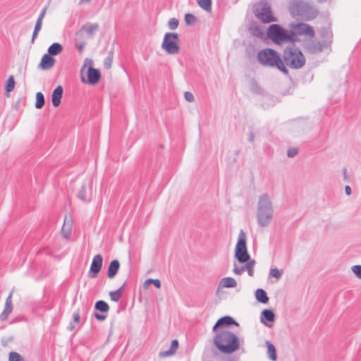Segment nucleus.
<instances>
[{
  "label": "nucleus",
  "mask_w": 361,
  "mask_h": 361,
  "mask_svg": "<svg viewBox=\"0 0 361 361\" xmlns=\"http://www.w3.org/2000/svg\"><path fill=\"white\" fill-rule=\"evenodd\" d=\"M257 61L267 67H275L285 74L288 73L287 68L283 66L281 55L275 50L266 48L258 51Z\"/></svg>",
  "instance_id": "3"
},
{
  "label": "nucleus",
  "mask_w": 361,
  "mask_h": 361,
  "mask_svg": "<svg viewBox=\"0 0 361 361\" xmlns=\"http://www.w3.org/2000/svg\"><path fill=\"white\" fill-rule=\"evenodd\" d=\"M255 14L264 23L276 21V18L272 15L270 5L267 1H261L255 6Z\"/></svg>",
  "instance_id": "7"
},
{
  "label": "nucleus",
  "mask_w": 361,
  "mask_h": 361,
  "mask_svg": "<svg viewBox=\"0 0 361 361\" xmlns=\"http://www.w3.org/2000/svg\"><path fill=\"white\" fill-rule=\"evenodd\" d=\"M274 208L271 197L267 193L259 197L257 204L256 218L261 227H268L274 218Z\"/></svg>",
  "instance_id": "2"
},
{
  "label": "nucleus",
  "mask_w": 361,
  "mask_h": 361,
  "mask_svg": "<svg viewBox=\"0 0 361 361\" xmlns=\"http://www.w3.org/2000/svg\"><path fill=\"white\" fill-rule=\"evenodd\" d=\"M85 45H86V43L85 42H81L80 44H76V48L78 49V50L80 53H82Z\"/></svg>",
  "instance_id": "50"
},
{
  "label": "nucleus",
  "mask_w": 361,
  "mask_h": 361,
  "mask_svg": "<svg viewBox=\"0 0 361 361\" xmlns=\"http://www.w3.org/2000/svg\"><path fill=\"white\" fill-rule=\"evenodd\" d=\"M255 133H254L252 131H251V132H250V135H249V136H248V140H249V142H254V140H255Z\"/></svg>",
  "instance_id": "51"
},
{
  "label": "nucleus",
  "mask_w": 361,
  "mask_h": 361,
  "mask_svg": "<svg viewBox=\"0 0 361 361\" xmlns=\"http://www.w3.org/2000/svg\"><path fill=\"white\" fill-rule=\"evenodd\" d=\"M94 309L102 313H106L109 311V306L105 301L98 300L94 304Z\"/></svg>",
  "instance_id": "29"
},
{
  "label": "nucleus",
  "mask_w": 361,
  "mask_h": 361,
  "mask_svg": "<svg viewBox=\"0 0 361 361\" xmlns=\"http://www.w3.org/2000/svg\"><path fill=\"white\" fill-rule=\"evenodd\" d=\"M247 236L243 230L238 234V242L235 249V257L240 263L247 262L250 259L246 245Z\"/></svg>",
  "instance_id": "9"
},
{
  "label": "nucleus",
  "mask_w": 361,
  "mask_h": 361,
  "mask_svg": "<svg viewBox=\"0 0 361 361\" xmlns=\"http://www.w3.org/2000/svg\"><path fill=\"white\" fill-rule=\"evenodd\" d=\"M91 0H80V3L85 1V2H90Z\"/></svg>",
  "instance_id": "59"
},
{
  "label": "nucleus",
  "mask_w": 361,
  "mask_h": 361,
  "mask_svg": "<svg viewBox=\"0 0 361 361\" xmlns=\"http://www.w3.org/2000/svg\"><path fill=\"white\" fill-rule=\"evenodd\" d=\"M122 267L126 270H131L134 269L130 257H128L126 259L122 261Z\"/></svg>",
  "instance_id": "41"
},
{
  "label": "nucleus",
  "mask_w": 361,
  "mask_h": 361,
  "mask_svg": "<svg viewBox=\"0 0 361 361\" xmlns=\"http://www.w3.org/2000/svg\"><path fill=\"white\" fill-rule=\"evenodd\" d=\"M63 90L62 86H57L51 94V102L54 107H57L61 102Z\"/></svg>",
  "instance_id": "19"
},
{
  "label": "nucleus",
  "mask_w": 361,
  "mask_h": 361,
  "mask_svg": "<svg viewBox=\"0 0 361 361\" xmlns=\"http://www.w3.org/2000/svg\"><path fill=\"white\" fill-rule=\"evenodd\" d=\"M56 60L49 54H45L40 61L39 67L42 70H49L55 64Z\"/></svg>",
  "instance_id": "18"
},
{
  "label": "nucleus",
  "mask_w": 361,
  "mask_h": 361,
  "mask_svg": "<svg viewBox=\"0 0 361 361\" xmlns=\"http://www.w3.org/2000/svg\"><path fill=\"white\" fill-rule=\"evenodd\" d=\"M81 317L79 313V311L75 312L73 315V322H70L68 326V329L69 331H73L75 329V324H79L80 322Z\"/></svg>",
  "instance_id": "31"
},
{
  "label": "nucleus",
  "mask_w": 361,
  "mask_h": 361,
  "mask_svg": "<svg viewBox=\"0 0 361 361\" xmlns=\"http://www.w3.org/2000/svg\"><path fill=\"white\" fill-rule=\"evenodd\" d=\"M63 50V47L61 44L58 42L53 43L49 48H48V53L51 56H56L60 54Z\"/></svg>",
  "instance_id": "28"
},
{
  "label": "nucleus",
  "mask_w": 361,
  "mask_h": 361,
  "mask_svg": "<svg viewBox=\"0 0 361 361\" xmlns=\"http://www.w3.org/2000/svg\"><path fill=\"white\" fill-rule=\"evenodd\" d=\"M45 104L44 96L42 92H37L36 94V101L35 104V106L37 109H42Z\"/></svg>",
  "instance_id": "32"
},
{
  "label": "nucleus",
  "mask_w": 361,
  "mask_h": 361,
  "mask_svg": "<svg viewBox=\"0 0 361 361\" xmlns=\"http://www.w3.org/2000/svg\"><path fill=\"white\" fill-rule=\"evenodd\" d=\"M99 30L98 23H86L82 26L78 34L85 32L89 38H93Z\"/></svg>",
  "instance_id": "16"
},
{
  "label": "nucleus",
  "mask_w": 361,
  "mask_h": 361,
  "mask_svg": "<svg viewBox=\"0 0 361 361\" xmlns=\"http://www.w3.org/2000/svg\"><path fill=\"white\" fill-rule=\"evenodd\" d=\"M283 272H269V277H273L279 279L282 276Z\"/></svg>",
  "instance_id": "49"
},
{
  "label": "nucleus",
  "mask_w": 361,
  "mask_h": 361,
  "mask_svg": "<svg viewBox=\"0 0 361 361\" xmlns=\"http://www.w3.org/2000/svg\"><path fill=\"white\" fill-rule=\"evenodd\" d=\"M92 195V181L90 179L85 180L77 194L78 197L83 202H90Z\"/></svg>",
  "instance_id": "10"
},
{
  "label": "nucleus",
  "mask_w": 361,
  "mask_h": 361,
  "mask_svg": "<svg viewBox=\"0 0 361 361\" xmlns=\"http://www.w3.org/2000/svg\"><path fill=\"white\" fill-rule=\"evenodd\" d=\"M42 21L37 20L32 37V42L37 37L38 32L42 28Z\"/></svg>",
  "instance_id": "39"
},
{
  "label": "nucleus",
  "mask_w": 361,
  "mask_h": 361,
  "mask_svg": "<svg viewBox=\"0 0 361 361\" xmlns=\"http://www.w3.org/2000/svg\"><path fill=\"white\" fill-rule=\"evenodd\" d=\"M250 276H252L254 272H247Z\"/></svg>",
  "instance_id": "60"
},
{
  "label": "nucleus",
  "mask_w": 361,
  "mask_h": 361,
  "mask_svg": "<svg viewBox=\"0 0 361 361\" xmlns=\"http://www.w3.org/2000/svg\"><path fill=\"white\" fill-rule=\"evenodd\" d=\"M119 267V262L117 259H114L110 263L108 271H118Z\"/></svg>",
  "instance_id": "44"
},
{
  "label": "nucleus",
  "mask_w": 361,
  "mask_h": 361,
  "mask_svg": "<svg viewBox=\"0 0 361 361\" xmlns=\"http://www.w3.org/2000/svg\"><path fill=\"white\" fill-rule=\"evenodd\" d=\"M306 50L311 54H317L324 51H331V49L329 47V42H323L317 40H310L305 44Z\"/></svg>",
  "instance_id": "11"
},
{
  "label": "nucleus",
  "mask_w": 361,
  "mask_h": 361,
  "mask_svg": "<svg viewBox=\"0 0 361 361\" xmlns=\"http://www.w3.org/2000/svg\"><path fill=\"white\" fill-rule=\"evenodd\" d=\"M13 290L11 291L7 298L6 299L4 311L0 314V319L4 321L8 318V316L11 313L13 310L12 306V295Z\"/></svg>",
  "instance_id": "17"
},
{
  "label": "nucleus",
  "mask_w": 361,
  "mask_h": 361,
  "mask_svg": "<svg viewBox=\"0 0 361 361\" xmlns=\"http://www.w3.org/2000/svg\"><path fill=\"white\" fill-rule=\"evenodd\" d=\"M197 4L206 11L212 10V0H197Z\"/></svg>",
  "instance_id": "34"
},
{
  "label": "nucleus",
  "mask_w": 361,
  "mask_h": 361,
  "mask_svg": "<svg viewBox=\"0 0 361 361\" xmlns=\"http://www.w3.org/2000/svg\"><path fill=\"white\" fill-rule=\"evenodd\" d=\"M94 317L98 320V321H104L106 318V315L103 314H99L98 312L94 313Z\"/></svg>",
  "instance_id": "47"
},
{
  "label": "nucleus",
  "mask_w": 361,
  "mask_h": 361,
  "mask_svg": "<svg viewBox=\"0 0 361 361\" xmlns=\"http://www.w3.org/2000/svg\"><path fill=\"white\" fill-rule=\"evenodd\" d=\"M319 36L323 42H329V47H331L332 43L333 35L329 27H325L320 30Z\"/></svg>",
  "instance_id": "21"
},
{
  "label": "nucleus",
  "mask_w": 361,
  "mask_h": 361,
  "mask_svg": "<svg viewBox=\"0 0 361 361\" xmlns=\"http://www.w3.org/2000/svg\"><path fill=\"white\" fill-rule=\"evenodd\" d=\"M232 325L239 326V324L231 316H224L219 318L212 327L213 331H216L218 329L229 327Z\"/></svg>",
  "instance_id": "14"
},
{
  "label": "nucleus",
  "mask_w": 361,
  "mask_h": 361,
  "mask_svg": "<svg viewBox=\"0 0 361 361\" xmlns=\"http://www.w3.org/2000/svg\"><path fill=\"white\" fill-rule=\"evenodd\" d=\"M72 226L73 219L71 216L66 215L61 231V233L64 238L68 239L70 238L72 231Z\"/></svg>",
  "instance_id": "15"
},
{
  "label": "nucleus",
  "mask_w": 361,
  "mask_h": 361,
  "mask_svg": "<svg viewBox=\"0 0 361 361\" xmlns=\"http://www.w3.org/2000/svg\"><path fill=\"white\" fill-rule=\"evenodd\" d=\"M93 61L90 59H85L84 60V63L82 67L80 70V75L83 74V72L86 68H89V67H93Z\"/></svg>",
  "instance_id": "42"
},
{
  "label": "nucleus",
  "mask_w": 361,
  "mask_h": 361,
  "mask_svg": "<svg viewBox=\"0 0 361 361\" xmlns=\"http://www.w3.org/2000/svg\"><path fill=\"white\" fill-rule=\"evenodd\" d=\"M256 300L262 304H267L269 302V297L266 291L262 288H258L255 291Z\"/></svg>",
  "instance_id": "23"
},
{
  "label": "nucleus",
  "mask_w": 361,
  "mask_h": 361,
  "mask_svg": "<svg viewBox=\"0 0 361 361\" xmlns=\"http://www.w3.org/2000/svg\"><path fill=\"white\" fill-rule=\"evenodd\" d=\"M250 32L252 35L263 39L265 35L264 30L260 26H253L250 28Z\"/></svg>",
  "instance_id": "30"
},
{
  "label": "nucleus",
  "mask_w": 361,
  "mask_h": 361,
  "mask_svg": "<svg viewBox=\"0 0 361 361\" xmlns=\"http://www.w3.org/2000/svg\"><path fill=\"white\" fill-rule=\"evenodd\" d=\"M103 258L100 255L94 256L90 271H101Z\"/></svg>",
  "instance_id": "24"
},
{
  "label": "nucleus",
  "mask_w": 361,
  "mask_h": 361,
  "mask_svg": "<svg viewBox=\"0 0 361 361\" xmlns=\"http://www.w3.org/2000/svg\"><path fill=\"white\" fill-rule=\"evenodd\" d=\"M113 57H114V48L111 49V51L109 53L108 56L104 60V66L109 69L111 68L112 61H113Z\"/></svg>",
  "instance_id": "37"
},
{
  "label": "nucleus",
  "mask_w": 361,
  "mask_h": 361,
  "mask_svg": "<svg viewBox=\"0 0 361 361\" xmlns=\"http://www.w3.org/2000/svg\"><path fill=\"white\" fill-rule=\"evenodd\" d=\"M126 282L118 288L115 291H111L109 293V295H110V298H111V300L112 301H114V302H118L121 296H122V294L123 293V290H124V288H125V286H126Z\"/></svg>",
  "instance_id": "27"
},
{
  "label": "nucleus",
  "mask_w": 361,
  "mask_h": 361,
  "mask_svg": "<svg viewBox=\"0 0 361 361\" xmlns=\"http://www.w3.org/2000/svg\"><path fill=\"white\" fill-rule=\"evenodd\" d=\"M343 176H344L345 179H347V174H346L347 173V171H346L345 169H343Z\"/></svg>",
  "instance_id": "57"
},
{
  "label": "nucleus",
  "mask_w": 361,
  "mask_h": 361,
  "mask_svg": "<svg viewBox=\"0 0 361 361\" xmlns=\"http://www.w3.org/2000/svg\"><path fill=\"white\" fill-rule=\"evenodd\" d=\"M236 285V281L232 277L223 278L219 282V286L224 288H234Z\"/></svg>",
  "instance_id": "26"
},
{
  "label": "nucleus",
  "mask_w": 361,
  "mask_h": 361,
  "mask_svg": "<svg viewBox=\"0 0 361 361\" xmlns=\"http://www.w3.org/2000/svg\"><path fill=\"white\" fill-rule=\"evenodd\" d=\"M178 20L176 18H173L169 20L168 23V26L171 30H176L178 27Z\"/></svg>",
  "instance_id": "43"
},
{
  "label": "nucleus",
  "mask_w": 361,
  "mask_h": 361,
  "mask_svg": "<svg viewBox=\"0 0 361 361\" xmlns=\"http://www.w3.org/2000/svg\"><path fill=\"white\" fill-rule=\"evenodd\" d=\"M150 284H153L156 288H161V281L159 279H148L143 283V288L147 289Z\"/></svg>",
  "instance_id": "33"
},
{
  "label": "nucleus",
  "mask_w": 361,
  "mask_h": 361,
  "mask_svg": "<svg viewBox=\"0 0 361 361\" xmlns=\"http://www.w3.org/2000/svg\"><path fill=\"white\" fill-rule=\"evenodd\" d=\"M178 341L176 339H174L171 341L170 348L168 350L162 351L159 353V356L161 357H166L169 356H171L176 352L178 348Z\"/></svg>",
  "instance_id": "22"
},
{
  "label": "nucleus",
  "mask_w": 361,
  "mask_h": 361,
  "mask_svg": "<svg viewBox=\"0 0 361 361\" xmlns=\"http://www.w3.org/2000/svg\"><path fill=\"white\" fill-rule=\"evenodd\" d=\"M267 35L269 39L276 44L297 41L294 33L285 30L278 24L271 25L267 30Z\"/></svg>",
  "instance_id": "5"
},
{
  "label": "nucleus",
  "mask_w": 361,
  "mask_h": 361,
  "mask_svg": "<svg viewBox=\"0 0 361 361\" xmlns=\"http://www.w3.org/2000/svg\"><path fill=\"white\" fill-rule=\"evenodd\" d=\"M214 345L219 352L230 355L240 348V338L233 332L228 330H220L213 338Z\"/></svg>",
  "instance_id": "1"
},
{
  "label": "nucleus",
  "mask_w": 361,
  "mask_h": 361,
  "mask_svg": "<svg viewBox=\"0 0 361 361\" xmlns=\"http://www.w3.org/2000/svg\"><path fill=\"white\" fill-rule=\"evenodd\" d=\"M289 11L293 16H299L305 20H312L318 14V11L312 6L301 0L293 1Z\"/></svg>",
  "instance_id": "6"
},
{
  "label": "nucleus",
  "mask_w": 361,
  "mask_h": 361,
  "mask_svg": "<svg viewBox=\"0 0 361 361\" xmlns=\"http://www.w3.org/2000/svg\"><path fill=\"white\" fill-rule=\"evenodd\" d=\"M197 21V18L191 13H186L185 15V22L188 25H192Z\"/></svg>",
  "instance_id": "38"
},
{
  "label": "nucleus",
  "mask_w": 361,
  "mask_h": 361,
  "mask_svg": "<svg viewBox=\"0 0 361 361\" xmlns=\"http://www.w3.org/2000/svg\"><path fill=\"white\" fill-rule=\"evenodd\" d=\"M87 79H86L83 76V74L81 75V81L83 83L95 85L99 81V80L101 78V73H100L99 71L93 67H89V68H87Z\"/></svg>",
  "instance_id": "13"
},
{
  "label": "nucleus",
  "mask_w": 361,
  "mask_h": 361,
  "mask_svg": "<svg viewBox=\"0 0 361 361\" xmlns=\"http://www.w3.org/2000/svg\"><path fill=\"white\" fill-rule=\"evenodd\" d=\"M298 151L295 147H290L287 151V156L290 158L294 157L297 154Z\"/></svg>",
  "instance_id": "45"
},
{
  "label": "nucleus",
  "mask_w": 361,
  "mask_h": 361,
  "mask_svg": "<svg viewBox=\"0 0 361 361\" xmlns=\"http://www.w3.org/2000/svg\"><path fill=\"white\" fill-rule=\"evenodd\" d=\"M14 87H15L14 78L13 75H11V76H9V78H8V80L6 81L5 90L7 92H11L13 90Z\"/></svg>",
  "instance_id": "36"
},
{
  "label": "nucleus",
  "mask_w": 361,
  "mask_h": 361,
  "mask_svg": "<svg viewBox=\"0 0 361 361\" xmlns=\"http://www.w3.org/2000/svg\"><path fill=\"white\" fill-rule=\"evenodd\" d=\"M351 271H361V265H355L351 267Z\"/></svg>",
  "instance_id": "54"
},
{
  "label": "nucleus",
  "mask_w": 361,
  "mask_h": 361,
  "mask_svg": "<svg viewBox=\"0 0 361 361\" xmlns=\"http://www.w3.org/2000/svg\"><path fill=\"white\" fill-rule=\"evenodd\" d=\"M269 271H279L276 267H272L270 269Z\"/></svg>",
  "instance_id": "58"
},
{
  "label": "nucleus",
  "mask_w": 361,
  "mask_h": 361,
  "mask_svg": "<svg viewBox=\"0 0 361 361\" xmlns=\"http://www.w3.org/2000/svg\"><path fill=\"white\" fill-rule=\"evenodd\" d=\"M118 272H107V276L109 279H113L115 277Z\"/></svg>",
  "instance_id": "55"
},
{
  "label": "nucleus",
  "mask_w": 361,
  "mask_h": 361,
  "mask_svg": "<svg viewBox=\"0 0 361 361\" xmlns=\"http://www.w3.org/2000/svg\"><path fill=\"white\" fill-rule=\"evenodd\" d=\"M255 264V260L249 261L245 264V268H246L245 271H252L254 269ZM233 266H234V267L233 269V271H245L243 268L239 269L238 267H237L235 262H233Z\"/></svg>",
  "instance_id": "35"
},
{
  "label": "nucleus",
  "mask_w": 361,
  "mask_h": 361,
  "mask_svg": "<svg viewBox=\"0 0 361 361\" xmlns=\"http://www.w3.org/2000/svg\"><path fill=\"white\" fill-rule=\"evenodd\" d=\"M184 98L188 102H193L195 101L194 95L190 92H185L184 93Z\"/></svg>",
  "instance_id": "46"
},
{
  "label": "nucleus",
  "mask_w": 361,
  "mask_h": 361,
  "mask_svg": "<svg viewBox=\"0 0 361 361\" xmlns=\"http://www.w3.org/2000/svg\"><path fill=\"white\" fill-rule=\"evenodd\" d=\"M47 10V6H45L44 8H43V9L41 11V13L37 18L38 20H40V21L43 20V19L46 15Z\"/></svg>",
  "instance_id": "48"
},
{
  "label": "nucleus",
  "mask_w": 361,
  "mask_h": 361,
  "mask_svg": "<svg viewBox=\"0 0 361 361\" xmlns=\"http://www.w3.org/2000/svg\"><path fill=\"white\" fill-rule=\"evenodd\" d=\"M265 343L267 347V355L271 361H276L277 360V354L275 346L269 341H267Z\"/></svg>",
  "instance_id": "25"
},
{
  "label": "nucleus",
  "mask_w": 361,
  "mask_h": 361,
  "mask_svg": "<svg viewBox=\"0 0 361 361\" xmlns=\"http://www.w3.org/2000/svg\"><path fill=\"white\" fill-rule=\"evenodd\" d=\"M8 361H24V359L19 353L11 352L8 355Z\"/></svg>",
  "instance_id": "40"
},
{
  "label": "nucleus",
  "mask_w": 361,
  "mask_h": 361,
  "mask_svg": "<svg viewBox=\"0 0 361 361\" xmlns=\"http://www.w3.org/2000/svg\"><path fill=\"white\" fill-rule=\"evenodd\" d=\"M345 194H346L347 195H351V193H352V190H351V188H350V187L349 185H346V186L345 187Z\"/></svg>",
  "instance_id": "52"
},
{
  "label": "nucleus",
  "mask_w": 361,
  "mask_h": 361,
  "mask_svg": "<svg viewBox=\"0 0 361 361\" xmlns=\"http://www.w3.org/2000/svg\"><path fill=\"white\" fill-rule=\"evenodd\" d=\"M235 273L238 274H240L242 272L238 271V272H235Z\"/></svg>",
  "instance_id": "61"
},
{
  "label": "nucleus",
  "mask_w": 361,
  "mask_h": 361,
  "mask_svg": "<svg viewBox=\"0 0 361 361\" xmlns=\"http://www.w3.org/2000/svg\"><path fill=\"white\" fill-rule=\"evenodd\" d=\"M98 273L99 272H88V276L90 279L96 278L97 277Z\"/></svg>",
  "instance_id": "53"
},
{
  "label": "nucleus",
  "mask_w": 361,
  "mask_h": 361,
  "mask_svg": "<svg viewBox=\"0 0 361 361\" xmlns=\"http://www.w3.org/2000/svg\"><path fill=\"white\" fill-rule=\"evenodd\" d=\"M281 62L286 68L288 66L292 69H300L305 65L306 59L300 49L290 46L284 49Z\"/></svg>",
  "instance_id": "4"
},
{
  "label": "nucleus",
  "mask_w": 361,
  "mask_h": 361,
  "mask_svg": "<svg viewBox=\"0 0 361 361\" xmlns=\"http://www.w3.org/2000/svg\"><path fill=\"white\" fill-rule=\"evenodd\" d=\"M291 27L293 30L291 32L294 33L295 35H305L312 38L314 37V30L313 27L308 24L304 23L293 24L291 25ZM295 37H297V36Z\"/></svg>",
  "instance_id": "12"
},
{
  "label": "nucleus",
  "mask_w": 361,
  "mask_h": 361,
  "mask_svg": "<svg viewBox=\"0 0 361 361\" xmlns=\"http://www.w3.org/2000/svg\"><path fill=\"white\" fill-rule=\"evenodd\" d=\"M161 48L169 54H176L179 52V35L176 32H166L161 43Z\"/></svg>",
  "instance_id": "8"
},
{
  "label": "nucleus",
  "mask_w": 361,
  "mask_h": 361,
  "mask_svg": "<svg viewBox=\"0 0 361 361\" xmlns=\"http://www.w3.org/2000/svg\"><path fill=\"white\" fill-rule=\"evenodd\" d=\"M261 322L267 326H270L267 322H274L275 320V314L272 310L265 309L261 312Z\"/></svg>",
  "instance_id": "20"
},
{
  "label": "nucleus",
  "mask_w": 361,
  "mask_h": 361,
  "mask_svg": "<svg viewBox=\"0 0 361 361\" xmlns=\"http://www.w3.org/2000/svg\"><path fill=\"white\" fill-rule=\"evenodd\" d=\"M355 274V275L361 279V272H353Z\"/></svg>",
  "instance_id": "56"
}]
</instances>
